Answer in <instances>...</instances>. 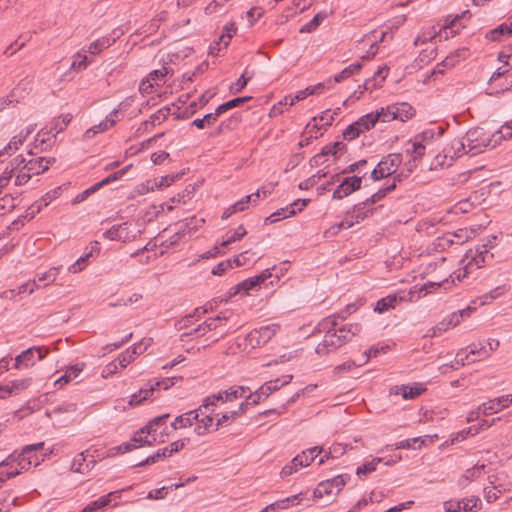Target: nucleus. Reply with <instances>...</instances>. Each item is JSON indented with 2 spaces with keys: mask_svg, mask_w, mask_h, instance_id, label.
<instances>
[{
  "mask_svg": "<svg viewBox=\"0 0 512 512\" xmlns=\"http://www.w3.org/2000/svg\"><path fill=\"white\" fill-rule=\"evenodd\" d=\"M356 311L354 304L347 305L344 311L337 315L329 316L318 324L319 332H324V338L315 348L318 355H326L343 346L351 338L361 331L358 323L339 325L337 319L344 320L348 315Z\"/></svg>",
  "mask_w": 512,
  "mask_h": 512,
  "instance_id": "nucleus-1",
  "label": "nucleus"
},
{
  "mask_svg": "<svg viewBox=\"0 0 512 512\" xmlns=\"http://www.w3.org/2000/svg\"><path fill=\"white\" fill-rule=\"evenodd\" d=\"M350 479L348 474H341L320 482L317 487L313 490L312 496L308 495V492H299L295 495L290 496V508L302 505L304 507H310L313 499L322 498L324 496L337 495L347 481Z\"/></svg>",
  "mask_w": 512,
  "mask_h": 512,
  "instance_id": "nucleus-2",
  "label": "nucleus"
},
{
  "mask_svg": "<svg viewBox=\"0 0 512 512\" xmlns=\"http://www.w3.org/2000/svg\"><path fill=\"white\" fill-rule=\"evenodd\" d=\"M496 240L497 236L492 235L487 239L485 243L477 245L475 250L470 249L466 253L464 258V261H466L464 270L463 272L459 271L456 276L458 281H460L461 278L466 277L467 274L471 273L473 269L481 268L490 262V260L493 258V254H489V250L495 246Z\"/></svg>",
  "mask_w": 512,
  "mask_h": 512,
  "instance_id": "nucleus-3",
  "label": "nucleus"
},
{
  "mask_svg": "<svg viewBox=\"0 0 512 512\" xmlns=\"http://www.w3.org/2000/svg\"><path fill=\"white\" fill-rule=\"evenodd\" d=\"M72 118L70 113L61 114L54 118L50 123L49 130L38 132L35 137L34 148L29 150V154L35 155L37 152L34 149L42 152L50 147L54 143L53 139H55L56 135L66 129Z\"/></svg>",
  "mask_w": 512,
  "mask_h": 512,
  "instance_id": "nucleus-4",
  "label": "nucleus"
},
{
  "mask_svg": "<svg viewBox=\"0 0 512 512\" xmlns=\"http://www.w3.org/2000/svg\"><path fill=\"white\" fill-rule=\"evenodd\" d=\"M45 443L38 442L35 444L26 445L22 448L21 453L17 457L18 465L22 470H27L31 466H38L52 453L49 452L38 454L39 451L43 450Z\"/></svg>",
  "mask_w": 512,
  "mask_h": 512,
  "instance_id": "nucleus-5",
  "label": "nucleus"
},
{
  "mask_svg": "<svg viewBox=\"0 0 512 512\" xmlns=\"http://www.w3.org/2000/svg\"><path fill=\"white\" fill-rule=\"evenodd\" d=\"M170 417L169 413L154 417L144 427L140 429L141 433H146L153 441L163 443L165 438L171 433L170 426L166 425V421Z\"/></svg>",
  "mask_w": 512,
  "mask_h": 512,
  "instance_id": "nucleus-6",
  "label": "nucleus"
},
{
  "mask_svg": "<svg viewBox=\"0 0 512 512\" xmlns=\"http://www.w3.org/2000/svg\"><path fill=\"white\" fill-rule=\"evenodd\" d=\"M281 276L283 277V269L277 268L276 266L272 267L271 269H265L260 274L255 275L253 277H250L248 279H245L241 283H239L235 289V293L243 291L244 294H248V292L255 287L260 286L262 283H264L269 278H275L277 281H280Z\"/></svg>",
  "mask_w": 512,
  "mask_h": 512,
  "instance_id": "nucleus-7",
  "label": "nucleus"
},
{
  "mask_svg": "<svg viewBox=\"0 0 512 512\" xmlns=\"http://www.w3.org/2000/svg\"><path fill=\"white\" fill-rule=\"evenodd\" d=\"M402 162V155L398 153L389 154L384 157L371 172L374 181L381 180L394 174Z\"/></svg>",
  "mask_w": 512,
  "mask_h": 512,
  "instance_id": "nucleus-8",
  "label": "nucleus"
},
{
  "mask_svg": "<svg viewBox=\"0 0 512 512\" xmlns=\"http://www.w3.org/2000/svg\"><path fill=\"white\" fill-rule=\"evenodd\" d=\"M489 139H492L491 135H486L482 128L469 130L466 134L467 152L470 153L471 156L483 152L484 149L490 147V143H492Z\"/></svg>",
  "mask_w": 512,
  "mask_h": 512,
  "instance_id": "nucleus-9",
  "label": "nucleus"
},
{
  "mask_svg": "<svg viewBox=\"0 0 512 512\" xmlns=\"http://www.w3.org/2000/svg\"><path fill=\"white\" fill-rule=\"evenodd\" d=\"M288 382L286 380L276 379L271 380L263 384L259 389H257L254 393H251L246 396V399L241 404H246V409L249 406H254L259 404L261 401L265 400L271 393L278 390L281 386L286 385Z\"/></svg>",
  "mask_w": 512,
  "mask_h": 512,
  "instance_id": "nucleus-10",
  "label": "nucleus"
},
{
  "mask_svg": "<svg viewBox=\"0 0 512 512\" xmlns=\"http://www.w3.org/2000/svg\"><path fill=\"white\" fill-rule=\"evenodd\" d=\"M181 379V377H179ZM175 380H178L177 377H171V378H164L162 380L156 381L155 383H147L144 387H142L138 393H135L131 396V399L129 401L130 405H138L142 403L144 400L148 399L150 396H152L153 392L156 389L163 388L164 390H167L172 385H174Z\"/></svg>",
  "mask_w": 512,
  "mask_h": 512,
  "instance_id": "nucleus-11",
  "label": "nucleus"
},
{
  "mask_svg": "<svg viewBox=\"0 0 512 512\" xmlns=\"http://www.w3.org/2000/svg\"><path fill=\"white\" fill-rule=\"evenodd\" d=\"M362 184V177L359 176H349L345 177L340 181L339 185L333 191L332 198L336 200H341L353 192L359 190Z\"/></svg>",
  "mask_w": 512,
  "mask_h": 512,
  "instance_id": "nucleus-12",
  "label": "nucleus"
},
{
  "mask_svg": "<svg viewBox=\"0 0 512 512\" xmlns=\"http://www.w3.org/2000/svg\"><path fill=\"white\" fill-rule=\"evenodd\" d=\"M322 452V448L315 446L306 451H303L301 454L295 456L290 461V474L292 472H296L298 467L308 466L311 462H313L319 454Z\"/></svg>",
  "mask_w": 512,
  "mask_h": 512,
  "instance_id": "nucleus-13",
  "label": "nucleus"
},
{
  "mask_svg": "<svg viewBox=\"0 0 512 512\" xmlns=\"http://www.w3.org/2000/svg\"><path fill=\"white\" fill-rule=\"evenodd\" d=\"M230 316L229 312H221L218 316L205 320L209 331L217 330V336L212 339V342H217L229 333V329L225 328L223 322L228 321Z\"/></svg>",
  "mask_w": 512,
  "mask_h": 512,
  "instance_id": "nucleus-14",
  "label": "nucleus"
},
{
  "mask_svg": "<svg viewBox=\"0 0 512 512\" xmlns=\"http://www.w3.org/2000/svg\"><path fill=\"white\" fill-rule=\"evenodd\" d=\"M55 162L54 158L38 157L26 160L23 164V169L28 171L32 176L39 175L47 171L52 163Z\"/></svg>",
  "mask_w": 512,
  "mask_h": 512,
  "instance_id": "nucleus-15",
  "label": "nucleus"
},
{
  "mask_svg": "<svg viewBox=\"0 0 512 512\" xmlns=\"http://www.w3.org/2000/svg\"><path fill=\"white\" fill-rule=\"evenodd\" d=\"M273 333L274 330L269 326L261 327L260 329H255L247 335V345L251 346V348L261 346L270 340Z\"/></svg>",
  "mask_w": 512,
  "mask_h": 512,
  "instance_id": "nucleus-16",
  "label": "nucleus"
},
{
  "mask_svg": "<svg viewBox=\"0 0 512 512\" xmlns=\"http://www.w3.org/2000/svg\"><path fill=\"white\" fill-rule=\"evenodd\" d=\"M129 224L124 222L122 224L114 225L109 230L103 233L105 239L112 241H123L126 242L130 239Z\"/></svg>",
  "mask_w": 512,
  "mask_h": 512,
  "instance_id": "nucleus-17",
  "label": "nucleus"
},
{
  "mask_svg": "<svg viewBox=\"0 0 512 512\" xmlns=\"http://www.w3.org/2000/svg\"><path fill=\"white\" fill-rule=\"evenodd\" d=\"M456 318L455 314H450L446 318H444L441 322H439L436 326L430 328L427 333L425 334V337H438L443 332L447 331L450 327H456L459 325V320L454 319Z\"/></svg>",
  "mask_w": 512,
  "mask_h": 512,
  "instance_id": "nucleus-18",
  "label": "nucleus"
},
{
  "mask_svg": "<svg viewBox=\"0 0 512 512\" xmlns=\"http://www.w3.org/2000/svg\"><path fill=\"white\" fill-rule=\"evenodd\" d=\"M466 149V143L460 139H454L443 148L444 158H449L452 161L468 153Z\"/></svg>",
  "mask_w": 512,
  "mask_h": 512,
  "instance_id": "nucleus-19",
  "label": "nucleus"
},
{
  "mask_svg": "<svg viewBox=\"0 0 512 512\" xmlns=\"http://www.w3.org/2000/svg\"><path fill=\"white\" fill-rule=\"evenodd\" d=\"M198 410H191L184 414L177 416L170 424L171 430L183 429L191 427L195 420H198Z\"/></svg>",
  "mask_w": 512,
  "mask_h": 512,
  "instance_id": "nucleus-20",
  "label": "nucleus"
},
{
  "mask_svg": "<svg viewBox=\"0 0 512 512\" xmlns=\"http://www.w3.org/2000/svg\"><path fill=\"white\" fill-rule=\"evenodd\" d=\"M510 35H512V21L502 23L498 27L488 31L485 37L490 41L500 42Z\"/></svg>",
  "mask_w": 512,
  "mask_h": 512,
  "instance_id": "nucleus-21",
  "label": "nucleus"
},
{
  "mask_svg": "<svg viewBox=\"0 0 512 512\" xmlns=\"http://www.w3.org/2000/svg\"><path fill=\"white\" fill-rule=\"evenodd\" d=\"M492 139H489L491 148H495L500 145L503 140L510 139L512 137V120L502 125L499 130L491 135Z\"/></svg>",
  "mask_w": 512,
  "mask_h": 512,
  "instance_id": "nucleus-22",
  "label": "nucleus"
},
{
  "mask_svg": "<svg viewBox=\"0 0 512 512\" xmlns=\"http://www.w3.org/2000/svg\"><path fill=\"white\" fill-rule=\"evenodd\" d=\"M370 206L366 200L355 204L352 210L348 211V215H351V218L355 219L356 223H359L373 213V209L369 208Z\"/></svg>",
  "mask_w": 512,
  "mask_h": 512,
  "instance_id": "nucleus-23",
  "label": "nucleus"
},
{
  "mask_svg": "<svg viewBox=\"0 0 512 512\" xmlns=\"http://www.w3.org/2000/svg\"><path fill=\"white\" fill-rule=\"evenodd\" d=\"M485 465H475L472 468L465 470V472L458 479V486L461 488H465L471 481L479 478L483 471Z\"/></svg>",
  "mask_w": 512,
  "mask_h": 512,
  "instance_id": "nucleus-24",
  "label": "nucleus"
},
{
  "mask_svg": "<svg viewBox=\"0 0 512 512\" xmlns=\"http://www.w3.org/2000/svg\"><path fill=\"white\" fill-rule=\"evenodd\" d=\"M246 412V404H240L237 410L222 414L216 421L215 430L220 426L230 424Z\"/></svg>",
  "mask_w": 512,
  "mask_h": 512,
  "instance_id": "nucleus-25",
  "label": "nucleus"
},
{
  "mask_svg": "<svg viewBox=\"0 0 512 512\" xmlns=\"http://www.w3.org/2000/svg\"><path fill=\"white\" fill-rule=\"evenodd\" d=\"M119 37V34L114 37V38H110L108 36H104V37H101L95 41H93L89 47H88V52L92 55H98L100 54L103 50L107 49L108 47H110L116 40V38Z\"/></svg>",
  "mask_w": 512,
  "mask_h": 512,
  "instance_id": "nucleus-26",
  "label": "nucleus"
},
{
  "mask_svg": "<svg viewBox=\"0 0 512 512\" xmlns=\"http://www.w3.org/2000/svg\"><path fill=\"white\" fill-rule=\"evenodd\" d=\"M403 297H398L396 294H390L377 301L374 310L378 313H384L392 308H395L399 301H402Z\"/></svg>",
  "mask_w": 512,
  "mask_h": 512,
  "instance_id": "nucleus-27",
  "label": "nucleus"
},
{
  "mask_svg": "<svg viewBox=\"0 0 512 512\" xmlns=\"http://www.w3.org/2000/svg\"><path fill=\"white\" fill-rule=\"evenodd\" d=\"M194 423L197 424L196 427L194 428V432L197 435L202 436L210 431L213 425V417L210 414H207L206 412L204 415H202L199 412L198 420H195Z\"/></svg>",
  "mask_w": 512,
  "mask_h": 512,
  "instance_id": "nucleus-28",
  "label": "nucleus"
},
{
  "mask_svg": "<svg viewBox=\"0 0 512 512\" xmlns=\"http://www.w3.org/2000/svg\"><path fill=\"white\" fill-rule=\"evenodd\" d=\"M93 463V460L89 462L86 460L84 453H79L72 461L71 470L76 473L84 474L90 471Z\"/></svg>",
  "mask_w": 512,
  "mask_h": 512,
  "instance_id": "nucleus-29",
  "label": "nucleus"
},
{
  "mask_svg": "<svg viewBox=\"0 0 512 512\" xmlns=\"http://www.w3.org/2000/svg\"><path fill=\"white\" fill-rule=\"evenodd\" d=\"M203 223L204 219L196 218L195 216H193L177 222L175 224V227H177V230H182V236H184L186 232H190L192 230L197 229L198 227L203 225Z\"/></svg>",
  "mask_w": 512,
  "mask_h": 512,
  "instance_id": "nucleus-30",
  "label": "nucleus"
},
{
  "mask_svg": "<svg viewBox=\"0 0 512 512\" xmlns=\"http://www.w3.org/2000/svg\"><path fill=\"white\" fill-rule=\"evenodd\" d=\"M443 133H444V128L442 126H436V127L424 130L423 132L417 134L415 136V138L418 141L426 144V143H429L430 141H432L435 137L436 138L441 137L443 135Z\"/></svg>",
  "mask_w": 512,
  "mask_h": 512,
  "instance_id": "nucleus-31",
  "label": "nucleus"
},
{
  "mask_svg": "<svg viewBox=\"0 0 512 512\" xmlns=\"http://www.w3.org/2000/svg\"><path fill=\"white\" fill-rule=\"evenodd\" d=\"M489 401L492 414L498 413L512 404V394L503 395L494 399H490Z\"/></svg>",
  "mask_w": 512,
  "mask_h": 512,
  "instance_id": "nucleus-32",
  "label": "nucleus"
},
{
  "mask_svg": "<svg viewBox=\"0 0 512 512\" xmlns=\"http://www.w3.org/2000/svg\"><path fill=\"white\" fill-rule=\"evenodd\" d=\"M246 392H250L249 387L245 386H232L228 388L227 390L223 391V394H225V401H234L239 398H246Z\"/></svg>",
  "mask_w": 512,
  "mask_h": 512,
  "instance_id": "nucleus-33",
  "label": "nucleus"
},
{
  "mask_svg": "<svg viewBox=\"0 0 512 512\" xmlns=\"http://www.w3.org/2000/svg\"><path fill=\"white\" fill-rule=\"evenodd\" d=\"M379 121V115H374V113H368L362 117H360L357 121H355L356 125L360 128L362 133L370 130Z\"/></svg>",
  "mask_w": 512,
  "mask_h": 512,
  "instance_id": "nucleus-34",
  "label": "nucleus"
},
{
  "mask_svg": "<svg viewBox=\"0 0 512 512\" xmlns=\"http://www.w3.org/2000/svg\"><path fill=\"white\" fill-rule=\"evenodd\" d=\"M84 368V364L81 363V364H76L74 366H71L69 367L66 371H65V374L63 376H61L56 382L55 384H60V385H63V384H67L68 382H70L72 379H75L80 372H82Z\"/></svg>",
  "mask_w": 512,
  "mask_h": 512,
  "instance_id": "nucleus-35",
  "label": "nucleus"
},
{
  "mask_svg": "<svg viewBox=\"0 0 512 512\" xmlns=\"http://www.w3.org/2000/svg\"><path fill=\"white\" fill-rule=\"evenodd\" d=\"M468 55L469 49L467 47L459 48L445 58V64H448L449 67H454L460 61L465 60Z\"/></svg>",
  "mask_w": 512,
  "mask_h": 512,
  "instance_id": "nucleus-36",
  "label": "nucleus"
},
{
  "mask_svg": "<svg viewBox=\"0 0 512 512\" xmlns=\"http://www.w3.org/2000/svg\"><path fill=\"white\" fill-rule=\"evenodd\" d=\"M395 110H397V120L402 122L412 118L415 114L414 108L408 103H398L394 104Z\"/></svg>",
  "mask_w": 512,
  "mask_h": 512,
  "instance_id": "nucleus-37",
  "label": "nucleus"
},
{
  "mask_svg": "<svg viewBox=\"0 0 512 512\" xmlns=\"http://www.w3.org/2000/svg\"><path fill=\"white\" fill-rule=\"evenodd\" d=\"M338 146L342 147L343 146V142L337 141V142H335L333 144H328L325 147H323L321 152L313 157L314 163L316 165L323 164L324 163V158L326 156H328V155L335 156V147H338Z\"/></svg>",
  "mask_w": 512,
  "mask_h": 512,
  "instance_id": "nucleus-38",
  "label": "nucleus"
},
{
  "mask_svg": "<svg viewBox=\"0 0 512 512\" xmlns=\"http://www.w3.org/2000/svg\"><path fill=\"white\" fill-rule=\"evenodd\" d=\"M454 281H455V278L453 277V275H450L449 278L443 279L442 281H436V282L429 281L421 287L420 291H425V294H427V293L431 292L432 289H436L439 287H444V289H449L451 287V285L454 283Z\"/></svg>",
  "mask_w": 512,
  "mask_h": 512,
  "instance_id": "nucleus-39",
  "label": "nucleus"
},
{
  "mask_svg": "<svg viewBox=\"0 0 512 512\" xmlns=\"http://www.w3.org/2000/svg\"><path fill=\"white\" fill-rule=\"evenodd\" d=\"M113 494L114 493L111 492L107 495L100 497L99 499H97L95 501H92L91 503H89L87 506H85L82 509V512H97L98 510L104 508L105 506H107L110 503V497Z\"/></svg>",
  "mask_w": 512,
  "mask_h": 512,
  "instance_id": "nucleus-40",
  "label": "nucleus"
},
{
  "mask_svg": "<svg viewBox=\"0 0 512 512\" xmlns=\"http://www.w3.org/2000/svg\"><path fill=\"white\" fill-rule=\"evenodd\" d=\"M247 234L243 225H240L234 231H229L226 234V239L222 241L221 246L227 247L229 244L240 241Z\"/></svg>",
  "mask_w": 512,
  "mask_h": 512,
  "instance_id": "nucleus-41",
  "label": "nucleus"
},
{
  "mask_svg": "<svg viewBox=\"0 0 512 512\" xmlns=\"http://www.w3.org/2000/svg\"><path fill=\"white\" fill-rule=\"evenodd\" d=\"M384 70L385 68L378 69L372 78L367 79L364 82V89L372 91L381 86V83L385 80L386 77V75H383Z\"/></svg>",
  "mask_w": 512,
  "mask_h": 512,
  "instance_id": "nucleus-42",
  "label": "nucleus"
},
{
  "mask_svg": "<svg viewBox=\"0 0 512 512\" xmlns=\"http://www.w3.org/2000/svg\"><path fill=\"white\" fill-rule=\"evenodd\" d=\"M52 199L53 195L51 193H46L40 200L29 207L27 210V216L33 218L35 214L39 213L42 207L47 206Z\"/></svg>",
  "mask_w": 512,
  "mask_h": 512,
  "instance_id": "nucleus-43",
  "label": "nucleus"
},
{
  "mask_svg": "<svg viewBox=\"0 0 512 512\" xmlns=\"http://www.w3.org/2000/svg\"><path fill=\"white\" fill-rule=\"evenodd\" d=\"M469 354L473 356H477V360L486 359L489 356L488 352L486 351V345L482 342H479L477 344L473 343L468 346ZM476 359H472L471 362H475Z\"/></svg>",
  "mask_w": 512,
  "mask_h": 512,
  "instance_id": "nucleus-44",
  "label": "nucleus"
},
{
  "mask_svg": "<svg viewBox=\"0 0 512 512\" xmlns=\"http://www.w3.org/2000/svg\"><path fill=\"white\" fill-rule=\"evenodd\" d=\"M462 512H476L481 509V500L476 496L462 499Z\"/></svg>",
  "mask_w": 512,
  "mask_h": 512,
  "instance_id": "nucleus-45",
  "label": "nucleus"
},
{
  "mask_svg": "<svg viewBox=\"0 0 512 512\" xmlns=\"http://www.w3.org/2000/svg\"><path fill=\"white\" fill-rule=\"evenodd\" d=\"M25 162V158L21 155L17 156L16 158H14L10 163L9 165L5 168V170L3 171V173L1 174V177H6L7 180H11V178L13 177L14 175V172L19 169V166L22 165V163Z\"/></svg>",
  "mask_w": 512,
  "mask_h": 512,
  "instance_id": "nucleus-46",
  "label": "nucleus"
},
{
  "mask_svg": "<svg viewBox=\"0 0 512 512\" xmlns=\"http://www.w3.org/2000/svg\"><path fill=\"white\" fill-rule=\"evenodd\" d=\"M312 122L313 123L307 124L305 131H304V136H306L307 141L311 140V139H317L319 136L322 135V133H319V131L322 127L318 123L317 117H314L312 119Z\"/></svg>",
  "mask_w": 512,
  "mask_h": 512,
  "instance_id": "nucleus-47",
  "label": "nucleus"
},
{
  "mask_svg": "<svg viewBox=\"0 0 512 512\" xmlns=\"http://www.w3.org/2000/svg\"><path fill=\"white\" fill-rule=\"evenodd\" d=\"M397 110H395V105H389L386 108H381L379 111H376L374 115H379V120L382 122H390L392 120H397Z\"/></svg>",
  "mask_w": 512,
  "mask_h": 512,
  "instance_id": "nucleus-48",
  "label": "nucleus"
},
{
  "mask_svg": "<svg viewBox=\"0 0 512 512\" xmlns=\"http://www.w3.org/2000/svg\"><path fill=\"white\" fill-rule=\"evenodd\" d=\"M395 188L396 181L394 180L390 185H387L386 187L381 188L380 190L375 192L373 195L367 198L366 201L372 206L373 204L384 198L389 192L393 191Z\"/></svg>",
  "mask_w": 512,
  "mask_h": 512,
  "instance_id": "nucleus-49",
  "label": "nucleus"
},
{
  "mask_svg": "<svg viewBox=\"0 0 512 512\" xmlns=\"http://www.w3.org/2000/svg\"><path fill=\"white\" fill-rule=\"evenodd\" d=\"M237 27L234 22H229L223 28L221 35L218 37L220 41H223V46L226 48L232 39V37L236 34Z\"/></svg>",
  "mask_w": 512,
  "mask_h": 512,
  "instance_id": "nucleus-50",
  "label": "nucleus"
},
{
  "mask_svg": "<svg viewBox=\"0 0 512 512\" xmlns=\"http://www.w3.org/2000/svg\"><path fill=\"white\" fill-rule=\"evenodd\" d=\"M362 68V65L358 62L353 63L349 65L348 67L344 68L339 74L335 75L334 81L335 82H341L344 79L349 78L353 74L357 73Z\"/></svg>",
  "mask_w": 512,
  "mask_h": 512,
  "instance_id": "nucleus-51",
  "label": "nucleus"
},
{
  "mask_svg": "<svg viewBox=\"0 0 512 512\" xmlns=\"http://www.w3.org/2000/svg\"><path fill=\"white\" fill-rule=\"evenodd\" d=\"M382 458H373L371 461L364 463L362 466H359L356 470V474L358 476L367 475L369 473L374 472L377 469V465L382 463Z\"/></svg>",
  "mask_w": 512,
  "mask_h": 512,
  "instance_id": "nucleus-52",
  "label": "nucleus"
},
{
  "mask_svg": "<svg viewBox=\"0 0 512 512\" xmlns=\"http://www.w3.org/2000/svg\"><path fill=\"white\" fill-rule=\"evenodd\" d=\"M323 88H324V86L322 84H317L315 86L307 87L304 90L298 91L297 94L295 95L294 99H292L290 101V107L294 104L295 100L300 101V100L305 99L309 95L318 94V93H320V90H322Z\"/></svg>",
  "mask_w": 512,
  "mask_h": 512,
  "instance_id": "nucleus-53",
  "label": "nucleus"
},
{
  "mask_svg": "<svg viewBox=\"0 0 512 512\" xmlns=\"http://www.w3.org/2000/svg\"><path fill=\"white\" fill-rule=\"evenodd\" d=\"M92 252H88L83 256H80L72 265L68 267V272L76 274L85 269L88 264V259L91 257Z\"/></svg>",
  "mask_w": 512,
  "mask_h": 512,
  "instance_id": "nucleus-54",
  "label": "nucleus"
},
{
  "mask_svg": "<svg viewBox=\"0 0 512 512\" xmlns=\"http://www.w3.org/2000/svg\"><path fill=\"white\" fill-rule=\"evenodd\" d=\"M118 113V109H114L108 116H106L105 120L100 122L98 125L91 127L95 129L97 133L104 132L110 127H113L116 123V120L113 118Z\"/></svg>",
  "mask_w": 512,
  "mask_h": 512,
  "instance_id": "nucleus-55",
  "label": "nucleus"
},
{
  "mask_svg": "<svg viewBox=\"0 0 512 512\" xmlns=\"http://www.w3.org/2000/svg\"><path fill=\"white\" fill-rule=\"evenodd\" d=\"M130 441L132 444H135V449L146 445L151 446L153 445V443L156 442L153 441V438L149 439V435H147L146 433H141L140 430L135 433V435Z\"/></svg>",
  "mask_w": 512,
  "mask_h": 512,
  "instance_id": "nucleus-56",
  "label": "nucleus"
},
{
  "mask_svg": "<svg viewBox=\"0 0 512 512\" xmlns=\"http://www.w3.org/2000/svg\"><path fill=\"white\" fill-rule=\"evenodd\" d=\"M425 143L418 141L414 138V142L412 144L411 149H407V153L411 154L413 161L421 159L425 154Z\"/></svg>",
  "mask_w": 512,
  "mask_h": 512,
  "instance_id": "nucleus-57",
  "label": "nucleus"
},
{
  "mask_svg": "<svg viewBox=\"0 0 512 512\" xmlns=\"http://www.w3.org/2000/svg\"><path fill=\"white\" fill-rule=\"evenodd\" d=\"M169 111L170 109L169 108H161L159 109L156 113L152 114L148 120H146L144 122L145 125H148L150 124L151 126H155L157 124H160L161 122H163L168 114H169Z\"/></svg>",
  "mask_w": 512,
  "mask_h": 512,
  "instance_id": "nucleus-58",
  "label": "nucleus"
},
{
  "mask_svg": "<svg viewBox=\"0 0 512 512\" xmlns=\"http://www.w3.org/2000/svg\"><path fill=\"white\" fill-rule=\"evenodd\" d=\"M30 384L31 378L13 380L9 383L13 395H17L21 391L27 389Z\"/></svg>",
  "mask_w": 512,
  "mask_h": 512,
  "instance_id": "nucleus-59",
  "label": "nucleus"
},
{
  "mask_svg": "<svg viewBox=\"0 0 512 512\" xmlns=\"http://www.w3.org/2000/svg\"><path fill=\"white\" fill-rule=\"evenodd\" d=\"M346 450V446L342 445V444H334L330 449H329V452L328 453H325V455L323 457H320L319 458V461H318V465H321L325 462V458H329V457H332V458H336L338 457L339 455H342L344 454Z\"/></svg>",
  "mask_w": 512,
  "mask_h": 512,
  "instance_id": "nucleus-60",
  "label": "nucleus"
},
{
  "mask_svg": "<svg viewBox=\"0 0 512 512\" xmlns=\"http://www.w3.org/2000/svg\"><path fill=\"white\" fill-rule=\"evenodd\" d=\"M62 268V265L52 267L48 271L41 273L38 275V282H43L48 280L50 283H53L56 281L57 276Z\"/></svg>",
  "mask_w": 512,
  "mask_h": 512,
  "instance_id": "nucleus-61",
  "label": "nucleus"
},
{
  "mask_svg": "<svg viewBox=\"0 0 512 512\" xmlns=\"http://www.w3.org/2000/svg\"><path fill=\"white\" fill-rule=\"evenodd\" d=\"M166 74H167L166 67H163L162 69H159V70H154L149 74L147 82L151 81L154 85L160 86L161 83H164V77L166 76Z\"/></svg>",
  "mask_w": 512,
  "mask_h": 512,
  "instance_id": "nucleus-62",
  "label": "nucleus"
},
{
  "mask_svg": "<svg viewBox=\"0 0 512 512\" xmlns=\"http://www.w3.org/2000/svg\"><path fill=\"white\" fill-rule=\"evenodd\" d=\"M339 110L340 109L337 108L332 112L330 109H327L326 111L322 112V114L317 118L320 126L325 127L331 125L334 120V116L337 115Z\"/></svg>",
  "mask_w": 512,
  "mask_h": 512,
  "instance_id": "nucleus-63",
  "label": "nucleus"
},
{
  "mask_svg": "<svg viewBox=\"0 0 512 512\" xmlns=\"http://www.w3.org/2000/svg\"><path fill=\"white\" fill-rule=\"evenodd\" d=\"M216 123L214 116L211 113L206 114L203 118L195 119L192 121V125L198 129L210 127Z\"/></svg>",
  "mask_w": 512,
  "mask_h": 512,
  "instance_id": "nucleus-64",
  "label": "nucleus"
}]
</instances>
